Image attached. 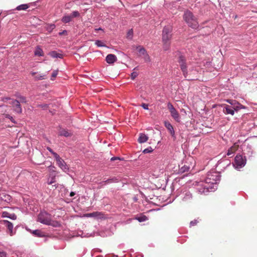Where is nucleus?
I'll list each match as a JSON object with an SVG mask.
<instances>
[{"mask_svg": "<svg viewBox=\"0 0 257 257\" xmlns=\"http://www.w3.org/2000/svg\"><path fill=\"white\" fill-rule=\"evenodd\" d=\"M37 221L43 224L59 227L60 224L57 221L52 220V216L45 210L41 211L38 215Z\"/></svg>", "mask_w": 257, "mask_h": 257, "instance_id": "nucleus-1", "label": "nucleus"}, {"mask_svg": "<svg viewBox=\"0 0 257 257\" xmlns=\"http://www.w3.org/2000/svg\"><path fill=\"white\" fill-rule=\"evenodd\" d=\"M221 176L219 173L213 170L209 172L204 180L205 183L211 186H214L215 190L217 188V184L220 181Z\"/></svg>", "mask_w": 257, "mask_h": 257, "instance_id": "nucleus-2", "label": "nucleus"}, {"mask_svg": "<svg viewBox=\"0 0 257 257\" xmlns=\"http://www.w3.org/2000/svg\"><path fill=\"white\" fill-rule=\"evenodd\" d=\"M172 28L170 26L165 27L162 33V40L164 43V49L167 50L169 48L170 41L172 37Z\"/></svg>", "mask_w": 257, "mask_h": 257, "instance_id": "nucleus-3", "label": "nucleus"}, {"mask_svg": "<svg viewBox=\"0 0 257 257\" xmlns=\"http://www.w3.org/2000/svg\"><path fill=\"white\" fill-rule=\"evenodd\" d=\"M183 19L190 27L194 29L198 28L199 25L197 19L190 11H187L184 13Z\"/></svg>", "mask_w": 257, "mask_h": 257, "instance_id": "nucleus-4", "label": "nucleus"}, {"mask_svg": "<svg viewBox=\"0 0 257 257\" xmlns=\"http://www.w3.org/2000/svg\"><path fill=\"white\" fill-rule=\"evenodd\" d=\"M195 186L197 192L199 194H205L208 192L213 191L215 190L214 186L212 187L205 183V181L195 182Z\"/></svg>", "mask_w": 257, "mask_h": 257, "instance_id": "nucleus-5", "label": "nucleus"}, {"mask_svg": "<svg viewBox=\"0 0 257 257\" xmlns=\"http://www.w3.org/2000/svg\"><path fill=\"white\" fill-rule=\"evenodd\" d=\"M246 161L245 157H243L242 155L238 154L234 158L233 166L236 169L238 170L245 166Z\"/></svg>", "mask_w": 257, "mask_h": 257, "instance_id": "nucleus-6", "label": "nucleus"}, {"mask_svg": "<svg viewBox=\"0 0 257 257\" xmlns=\"http://www.w3.org/2000/svg\"><path fill=\"white\" fill-rule=\"evenodd\" d=\"M179 63L181 67V69L183 73L184 77L188 80H194L195 78L191 77L189 76L188 72L187 71V67L185 64V60L184 57L182 56L179 57Z\"/></svg>", "mask_w": 257, "mask_h": 257, "instance_id": "nucleus-7", "label": "nucleus"}, {"mask_svg": "<svg viewBox=\"0 0 257 257\" xmlns=\"http://www.w3.org/2000/svg\"><path fill=\"white\" fill-rule=\"evenodd\" d=\"M55 159L58 166L64 172H68L69 171V168L65 161L59 156V155H55Z\"/></svg>", "mask_w": 257, "mask_h": 257, "instance_id": "nucleus-8", "label": "nucleus"}, {"mask_svg": "<svg viewBox=\"0 0 257 257\" xmlns=\"http://www.w3.org/2000/svg\"><path fill=\"white\" fill-rule=\"evenodd\" d=\"M10 104L13 105L14 112L19 114L22 112V108L20 104V102L18 100L12 99V101L10 102Z\"/></svg>", "mask_w": 257, "mask_h": 257, "instance_id": "nucleus-9", "label": "nucleus"}, {"mask_svg": "<svg viewBox=\"0 0 257 257\" xmlns=\"http://www.w3.org/2000/svg\"><path fill=\"white\" fill-rule=\"evenodd\" d=\"M182 200L184 202H188L192 199V194L188 190H184L181 194Z\"/></svg>", "mask_w": 257, "mask_h": 257, "instance_id": "nucleus-10", "label": "nucleus"}, {"mask_svg": "<svg viewBox=\"0 0 257 257\" xmlns=\"http://www.w3.org/2000/svg\"><path fill=\"white\" fill-rule=\"evenodd\" d=\"M227 102L232 106L234 111H238L239 109L244 108V107L235 100H227Z\"/></svg>", "mask_w": 257, "mask_h": 257, "instance_id": "nucleus-11", "label": "nucleus"}, {"mask_svg": "<svg viewBox=\"0 0 257 257\" xmlns=\"http://www.w3.org/2000/svg\"><path fill=\"white\" fill-rule=\"evenodd\" d=\"M117 60L116 56L114 54H108L105 58L106 62L108 64H112L114 63Z\"/></svg>", "mask_w": 257, "mask_h": 257, "instance_id": "nucleus-12", "label": "nucleus"}, {"mask_svg": "<svg viewBox=\"0 0 257 257\" xmlns=\"http://www.w3.org/2000/svg\"><path fill=\"white\" fill-rule=\"evenodd\" d=\"M223 111L225 114H229L232 115L234 114V110L231 105H226L224 108Z\"/></svg>", "mask_w": 257, "mask_h": 257, "instance_id": "nucleus-13", "label": "nucleus"}, {"mask_svg": "<svg viewBox=\"0 0 257 257\" xmlns=\"http://www.w3.org/2000/svg\"><path fill=\"white\" fill-rule=\"evenodd\" d=\"M3 224L8 228L11 233V235H12L13 230V224H12V223H11L8 220H3Z\"/></svg>", "mask_w": 257, "mask_h": 257, "instance_id": "nucleus-14", "label": "nucleus"}, {"mask_svg": "<svg viewBox=\"0 0 257 257\" xmlns=\"http://www.w3.org/2000/svg\"><path fill=\"white\" fill-rule=\"evenodd\" d=\"M171 115L172 117L177 122L180 121V115L178 111L175 109L170 112Z\"/></svg>", "mask_w": 257, "mask_h": 257, "instance_id": "nucleus-15", "label": "nucleus"}, {"mask_svg": "<svg viewBox=\"0 0 257 257\" xmlns=\"http://www.w3.org/2000/svg\"><path fill=\"white\" fill-rule=\"evenodd\" d=\"M148 140V137L144 134H140L138 139V142L140 143H144Z\"/></svg>", "mask_w": 257, "mask_h": 257, "instance_id": "nucleus-16", "label": "nucleus"}, {"mask_svg": "<svg viewBox=\"0 0 257 257\" xmlns=\"http://www.w3.org/2000/svg\"><path fill=\"white\" fill-rule=\"evenodd\" d=\"M190 169V167L187 165H184L180 167L178 172V174H183L185 172H188Z\"/></svg>", "mask_w": 257, "mask_h": 257, "instance_id": "nucleus-17", "label": "nucleus"}, {"mask_svg": "<svg viewBox=\"0 0 257 257\" xmlns=\"http://www.w3.org/2000/svg\"><path fill=\"white\" fill-rule=\"evenodd\" d=\"M137 50L140 54V55L144 56L145 58L149 57V56L147 53L146 50L143 47L139 46L137 47Z\"/></svg>", "mask_w": 257, "mask_h": 257, "instance_id": "nucleus-18", "label": "nucleus"}, {"mask_svg": "<svg viewBox=\"0 0 257 257\" xmlns=\"http://www.w3.org/2000/svg\"><path fill=\"white\" fill-rule=\"evenodd\" d=\"M49 55L52 58H62V54L61 53H57L56 51H53L49 52Z\"/></svg>", "mask_w": 257, "mask_h": 257, "instance_id": "nucleus-19", "label": "nucleus"}, {"mask_svg": "<svg viewBox=\"0 0 257 257\" xmlns=\"http://www.w3.org/2000/svg\"><path fill=\"white\" fill-rule=\"evenodd\" d=\"M101 215V213L99 212H93L92 213H87L84 215L87 217H98Z\"/></svg>", "mask_w": 257, "mask_h": 257, "instance_id": "nucleus-20", "label": "nucleus"}, {"mask_svg": "<svg viewBox=\"0 0 257 257\" xmlns=\"http://www.w3.org/2000/svg\"><path fill=\"white\" fill-rule=\"evenodd\" d=\"M72 20V18L70 15H66L62 17L61 21L64 23H68L71 22Z\"/></svg>", "mask_w": 257, "mask_h": 257, "instance_id": "nucleus-21", "label": "nucleus"}, {"mask_svg": "<svg viewBox=\"0 0 257 257\" xmlns=\"http://www.w3.org/2000/svg\"><path fill=\"white\" fill-rule=\"evenodd\" d=\"M34 54L36 56H42L44 55L43 51L39 46H37L34 52Z\"/></svg>", "mask_w": 257, "mask_h": 257, "instance_id": "nucleus-22", "label": "nucleus"}, {"mask_svg": "<svg viewBox=\"0 0 257 257\" xmlns=\"http://www.w3.org/2000/svg\"><path fill=\"white\" fill-rule=\"evenodd\" d=\"M29 7V6L27 4H22L18 6L16 9L18 11L26 10L28 9Z\"/></svg>", "mask_w": 257, "mask_h": 257, "instance_id": "nucleus-23", "label": "nucleus"}, {"mask_svg": "<svg viewBox=\"0 0 257 257\" xmlns=\"http://www.w3.org/2000/svg\"><path fill=\"white\" fill-rule=\"evenodd\" d=\"M32 234L38 236V237H43L44 234L43 232L38 229H36L32 231Z\"/></svg>", "mask_w": 257, "mask_h": 257, "instance_id": "nucleus-24", "label": "nucleus"}, {"mask_svg": "<svg viewBox=\"0 0 257 257\" xmlns=\"http://www.w3.org/2000/svg\"><path fill=\"white\" fill-rule=\"evenodd\" d=\"M236 151L235 147H231L227 151V155L228 156H232Z\"/></svg>", "mask_w": 257, "mask_h": 257, "instance_id": "nucleus-25", "label": "nucleus"}, {"mask_svg": "<svg viewBox=\"0 0 257 257\" xmlns=\"http://www.w3.org/2000/svg\"><path fill=\"white\" fill-rule=\"evenodd\" d=\"M119 180V179L116 178V177H113L112 178L108 179L106 180L105 182L106 184L111 183H114V182H117Z\"/></svg>", "mask_w": 257, "mask_h": 257, "instance_id": "nucleus-26", "label": "nucleus"}, {"mask_svg": "<svg viewBox=\"0 0 257 257\" xmlns=\"http://www.w3.org/2000/svg\"><path fill=\"white\" fill-rule=\"evenodd\" d=\"M55 24H51L47 25L46 28L48 32H51L55 28Z\"/></svg>", "mask_w": 257, "mask_h": 257, "instance_id": "nucleus-27", "label": "nucleus"}, {"mask_svg": "<svg viewBox=\"0 0 257 257\" xmlns=\"http://www.w3.org/2000/svg\"><path fill=\"white\" fill-rule=\"evenodd\" d=\"M17 98L19 99V101L20 102V103H26L27 102V99H26V98L25 97V96H22V95H17L16 96Z\"/></svg>", "mask_w": 257, "mask_h": 257, "instance_id": "nucleus-28", "label": "nucleus"}, {"mask_svg": "<svg viewBox=\"0 0 257 257\" xmlns=\"http://www.w3.org/2000/svg\"><path fill=\"white\" fill-rule=\"evenodd\" d=\"M60 135L68 137L70 136V133L65 130H63L60 132Z\"/></svg>", "mask_w": 257, "mask_h": 257, "instance_id": "nucleus-29", "label": "nucleus"}, {"mask_svg": "<svg viewBox=\"0 0 257 257\" xmlns=\"http://www.w3.org/2000/svg\"><path fill=\"white\" fill-rule=\"evenodd\" d=\"M165 127L168 129V130L170 132V131L174 129L172 125L168 121H165Z\"/></svg>", "mask_w": 257, "mask_h": 257, "instance_id": "nucleus-30", "label": "nucleus"}, {"mask_svg": "<svg viewBox=\"0 0 257 257\" xmlns=\"http://www.w3.org/2000/svg\"><path fill=\"white\" fill-rule=\"evenodd\" d=\"M45 77L46 75L43 74H38L35 76V79L36 80H43L45 79Z\"/></svg>", "mask_w": 257, "mask_h": 257, "instance_id": "nucleus-31", "label": "nucleus"}, {"mask_svg": "<svg viewBox=\"0 0 257 257\" xmlns=\"http://www.w3.org/2000/svg\"><path fill=\"white\" fill-rule=\"evenodd\" d=\"M95 44L98 47H105V45L104 43L100 40L95 41Z\"/></svg>", "mask_w": 257, "mask_h": 257, "instance_id": "nucleus-32", "label": "nucleus"}, {"mask_svg": "<svg viewBox=\"0 0 257 257\" xmlns=\"http://www.w3.org/2000/svg\"><path fill=\"white\" fill-rule=\"evenodd\" d=\"M136 219L138 220L139 222H144L148 220V218L145 215H143L140 217H138L136 218Z\"/></svg>", "mask_w": 257, "mask_h": 257, "instance_id": "nucleus-33", "label": "nucleus"}, {"mask_svg": "<svg viewBox=\"0 0 257 257\" xmlns=\"http://www.w3.org/2000/svg\"><path fill=\"white\" fill-rule=\"evenodd\" d=\"M71 17H72V18L78 17L80 16V13L79 12L75 11H73L71 14L70 15Z\"/></svg>", "mask_w": 257, "mask_h": 257, "instance_id": "nucleus-34", "label": "nucleus"}, {"mask_svg": "<svg viewBox=\"0 0 257 257\" xmlns=\"http://www.w3.org/2000/svg\"><path fill=\"white\" fill-rule=\"evenodd\" d=\"M55 182V177L53 176L51 178H48V181H47V183L49 185H51V184H52L53 183H54Z\"/></svg>", "mask_w": 257, "mask_h": 257, "instance_id": "nucleus-35", "label": "nucleus"}, {"mask_svg": "<svg viewBox=\"0 0 257 257\" xmlns=\"http://www.w3.org/2000/svg\"><path fill=\"white\" fill-rule=\"evenodd\" d=\"M153 151V149H152V148L151 147H149L144 149V151H143V153L144 154H147V153H149L152 152Z\"/></svg>", "mask_w": 257, "mask_h": 257, "instance_id": "nucleus-36", "label": "nucleus"}, {"mask_svg": "<svg viewBox=\"0 0 257 257\" xmlns=\"http://www.w3.org/2000/svg\"><path fill=\"white\" fill-rule=\"evenodd\" d=\"M5 116L6 118L10 119L12 122H13L14 123H16L14 118L13 117V116H11L10 115H9L8 114H6L5 115Z\"/></svg>", "mask_w": 257, "mask_h": 257, "instance_id": "nucleus-37", "label": "nucleus"}, {"mask_svg": "<svg viewBox=\"0 0 257 257\" xmlns=\"http://www.w3.org/2000/svg\"><path fill=\"white\" fill-rule=\"evenodd\" d=\"M167 107H168V108L169 109L170 112L175 109V108H174L173 105L170 102L168 103Z\"/></svg>", "mask_w": 257, "mask_h": 257, "instance_id": "nucleus-38", "label": "nucleus"}, {"mask_svg": "<svg viewBox=\"0 0 257 257\" xmlns=\"http://www.w3.org/2000/svg\"><path fill=\"white\" fill-rule=\"evenodd\" d=\"M58 74V71L57 70H54L53 71V72H52V76H51V79L52 80H53L54 78L56 77V76Z\"/></svg>", "mask_w": 257, "mask_h": 257, "instance_id": "nucleus-39", "label": "nucleus"}, {"mask_svg": "<svg viewBox=\"0 0 257 257\" xmlns=\"http://www.w3.org/2000/svg\"><path fill=\"white\" fill-rule=\"evenodd\" d=\"M138 75V74L137 72H133L131 75L132 79L134 80L137 77Z\"/></svg>", "mask_w": 257, "mask_h": 257, "instance_id": "nucleus-40", "label": "nucleus"}, {"mask_svg": "<svg viewBox=\"0 0 257 257\" xmlns=\"http://www.w3.org/2000/svg\"><path fill=\"white\" fill-rule=\"evenodd\" d=\"M133 35V31L132 29L130 30L127 32V38L132 39Z\"/></svg>", "mask_w": 257, "mask_h": 257, "instance_id": "nucleus-41", "label": "nucleus"}, {"mask_svg": "<svg viewBox=\"0 0 257 257\" xmlns=\"http://www.w3.org/2000/svg\"><path fill=\"white\" fill-rule=\"evenodd\" d=\"M78 236H81V237H88L89 235H87V234H84V233H83L82 231H80L79 232V233H78Z\"/></svg>", "mask_w": 257, "mask_h": 257, "instance_id": "nucleus-42", "label": "nucleus"}, {"mask_svg": "<svg viewBox=\"0 0 257 257\" xmlns=\"http://www.w3.org/2000/svg\"><path fill=\"white\" fill-rule=\"evenodd\" d=\"M47 149L53 155L54 158H55V155H58L56 153L54 152L50 147H47Z\"/></svg>", "mask_w": 257, "mask_h": 257, "instance_id": "nucleus-43", "label": "nucleus"}, {"mask_svg": "<svg viewBox=\"0 0 257 257\" xmlns=\"http://www.w3.org/2000/svg\"><path fill=\"white\" fill-rule=\"evenodd\" d=\"M197 223H198V221L197 220H192L190 222V226H194V225H196Z\"/></svg>", "mask_w": 257, "mask_h": 257, "instance_id": "nucleus-44", "label": "nucleus"}, {"mask_svg": "<svg viewBox=\"0 0 257 257\" xmlns=\"http://www.w3.org/2000/svg\"><path fill=\"white\" fill-rule=\"evenodd\" d=\"M0 257H7V253L6 252L0 250Z\"/></svg>", "mask_w": 257, "mask_h": 257, "instance_id": "nucleus-45", "label": "nucleus"}, {"mask_svg": "<svg viewBox=\"0 0 257 257\" xmlns=\"http://www.w3.org/2000/svg\"><path fill=\"white\" fill-rule=\"evenodd\" d=\"M170 133L171 135L172 136V137L174 139H176V136H175V131H174V129H173L172 130L170 131Z\"/></svg>", "mask_w": 257, "mask_h": 257, "instance_id": "nucleus-46", "label": "nucleus"}, {"mask_svg": "<svg viewBox=\"0 0 257 257\" xmlns=\"http://www.w3.org/2000/svg\"><path fill=\"white\" fill-rule=\"evenodd\" d=\"M141 106L145 109L148 110L149 109L148 104L142 103Z\"/></svg>", "mask_w": 257, "mask_h": 257, "instance_id": "nucleus-47", "label": "nucleus"}, {"mask_svg": "<svg viewBox=\"0 0 257 257\" xmlns=\"http://www.w3.org/2000/svg\"><path fill=\"white\" fill-rule=\"evenodd\" d=\"M10 100L11 101H12V99L8 97H5L2 98V100L4 102H6L7 100Z\"/></svg>", "mask_w": 257, "mask_h": 257, "instance_id": "nucleus-48", "label": "nucleus"}, {"mask_svg": "<svg viewBox=\"0 0 257 257\" xmlns=\"http://www.w3.org/2000/svg\"><path fill=\"white\" fill-rule=\"evenodd\" d=\"M67 34V31H66V30H64L62 32L59 33V35L60 36H61V35H62L63 34Z\"/></svg>", "mask_w": 257, "mask_h": 257, "instance_id": "nucleus-49", "label": "nucleus"}, {"mask_svg": "<svg viewBox=\"0 0 257 257\" xmlns=\"http://www.w3.org/2000/svg\"><path fill=\"white\" fill-rule=\"evenodd\" d=\"M10 218L13 219H16L17 218V216L15 214H13L11 215V216L9 217Z\"/></svg>", "mask_w": 257, "mask_h": 257, "instance_id": "nucleus-50", "label": "nucleus"}, {"mask_svg": "<svg viewBox=\"0 0 257 257\" xmlns=\"http://www.w3.org/2000/svg\"><path fill=\"white\" fill-rule=\"evenodd\" d=\"M120 160L121 159L120 158H118V157H112L111 158V161H114V160Z\"/></svg>", "mask_w": 257, "mask_h": 257, "instance_id": "nucleus-51", "label": "nucleus"}, {"mask_svg": "<svg viewBox=\"0 0 257 257\" xmlns=\"http://www.w3.org/2000/svg\"><path fill=\"white\" fill-rule=\"evenodd\" d=\"M75 195V193L74 192H71L70 193V196L73 197Z\"/></svg>", "mask_w": 257, "mask_h": 257, "instance_id": "nucleus-52", "label": "nucleus"}, {"mask_svg": "<svg viewBox=\"0 0 257 257\" xmlns=\"http://www.w3.org/2000/svg\"><path fill=\"white\" fill-rule=\"evenodd\" d=\"M36 74H37V73H36V72H31V74H32L33 76H35Z\"/></svg>", "mask_w": 257, "mask_h": 257, "instance_id": "nucleus-53", "label": "nucleus"}, {"mask_svg": "<svg viewBox=\"0 0 257 257\" xmlns=\"http://www.w3.org/2000/svg\"><path fill=\"white\" fill-rule=\"evenodd\" d=\"M101 30V28H98L97 29H96V30Z\"/></svg>", "mask_w": 257, "mask_h": 257, "instance_id": "nucleus-54", "label": "nucleus"}, {"mask_svg": "<svg viewBox=\"0 0 257 257\" xmlns=\"http://www.w3.org/2000/svg\"><path fill=\"white\" fill-rule=\"evenodd\" d=\"M3 106H5V105H0V107H3Z\"/></svg>", "mask_w": 257, "mask_h": 257, "instance_id": "nucleus-55", "label": "nucleus"}, {"mask_svg": "<svg viewBox=\"0 0 257 257\" xmlns=\"http://www.w3.org/2000/svg\"><path fill=\"white\" fill-rule=\"evenodd\" d=\"M27 230H30V231H31H31L30 229H27Z\"/></svg>", "mask_w": 257, "mask_h": 257, "instance_id": "nucleus-56", "label": "nucleus"}, {"mask_svg": "<svg viewBox=\"0 0 257 257\" xmlns=\"http://www.w3.org/2000/svg\"><path fill=\"white\" fill-rule=\"evenodd\" d=\"M1 14H2V12L0 11V15H1Z\"/></svg>", "mask_w": 257, "mask_h": 257, "instance_id": "nucleus-57", "label": "nucleus"}]
</instances>
